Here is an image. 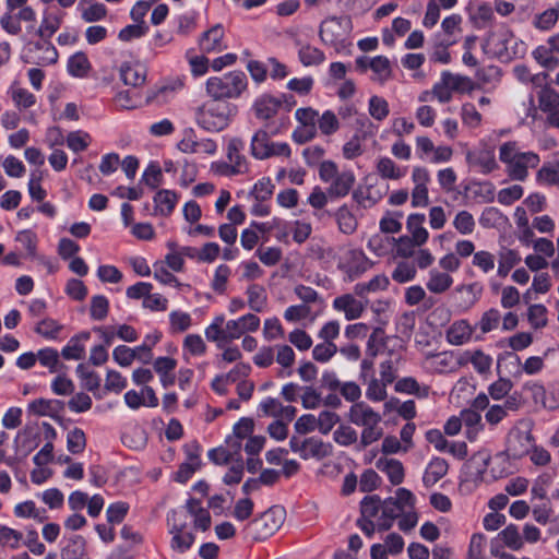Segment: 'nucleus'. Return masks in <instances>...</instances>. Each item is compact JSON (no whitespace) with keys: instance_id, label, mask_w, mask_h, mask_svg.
I'll list each match as a JSON object with an SVG mask.
<instances>
[{"instance_id":"nucleus-1","label":"nucleus","mask_w":559,"mask_h":559,"mask_svg":"<svg viewBox=\"0 0 559 559\" xmlns=\"http://www.w3.org/2000/svg\"><path fill=\"white\" fill-rule=\"evenodd\" d=\"M236 115V106L211 98L200 105L194 112L195 123L207 132L226 129Z\"/></svg>"},{"instance_id":"nucleus-2","label":"nucleus","mask_w":559,"mask_h":559,"mask_svg":"<svg viewBox=\"0 0 559 559\" xmlns=\"http://www.w3.org/2000/svg\"><path fill=\"white\" fill-rule=\"evenodd\" d=\"M499 159L506 165L508 176L516 181H524L528 169L536 168L540 162L534 152H523L516 142H506L499 147Z\"/></svg>"},{"instance_id":"nucleus-3","label":"nucleus","mask_w":559,"mask_h":559,"mask_svg":"<svg viewBox=\"0 0 559 559\" xmlns=\"http://www.w3.org/2000/svg\"><path fill=\"white\" fill-rule=\"evenodd\" d=\"M353 23L349 16H329L319 27V37L324 45L331 46L336 52H344L350 47L349 36Z\"/></svg>"},{"instance_id":"nucleus-4","label":"nucleus","mask_w":559,"mask_h":559,"mask_svg":"<svg viewBox=\"0 0 559 559\" xmlns=\"http://www.w3.org/2000/svg\"><path fill=\"white\" fill-rule=\"evenodd\" d=\"M247 86V76L242 71H230L222 76L207 79L205 91L210 98L223 102L240 97Z\"/></svg>"},{"instance_id":"nucleus-5","label":"nucleus","mask_w":559,"mask_h":559,"mask_svg":"<svg viewBox=\"0 0 559 559\" xmlns=\"http://www.w3.org/2000/svg\"><path fill=\"white\" fill-rule=\"evenodd\" d=\"M319 178L329 183L328 194L331 199L346 197L355 185L356 178L352 170L340 171L333 160H323L319 166Z\"/></svg>"},{"instance_id":"nucleus-6","label":"nucleus","mask_w":559,"mask_h":559,"mask_svg":"<svg viewBox=\"0 0 559 559\" xmlns=\"http://www.w3.org/2000/svg\"><path fill=\"white\" fill-rule=\"evenodd\" d=\"M519 43L506 26L491 31L483 43V50L491 58L509 61L518 55Z\"/></svg>"},{"instance_id":"nucleus-7","label":"nucleus","mask_w":559,"mask_h":559,"mask_svg":"<svg viewBox=\"0 0 559 559\" xmlns=\"http://www.w3.org/2000/svg\"><path fill=\"white\" fill-rule=\"evenodd\" d=\"M251 155L257 159H267L271 157L289 158L292 148L286 142L271 141L269 133L264 130H258L250 144Z\"/></svg>"},{"instance_id":"nucleus-8","label":"nucleus","mask_w":559,"mask_h":559,"mask_svg":"<svg viewBox=\"0 0 559 559\" xmlns=\"http://www.w3.org/2000/svg\"><path fill=\"white\" fill-rule=\"evenodd\" d=\"M285 511L280 507H272L259 518L249 523L248 530L255 539H265L273 535L284 523Z\"/></svg>"},{"instance_id":"nucleus-9","label":"nucleus","mask_w":559,"mask_h":559,"mask_svg":"<svg viewBox=\"0 0 559 559\" xmlns=\"http://www.w3.org/2000/svg\"><path fill=\"white\" fill-rule=\"evenodd\" d=\"M533 447L534 438L531 432V424L528 421H520L509 435L508 451L512 456L521 457L530 453Z\"/></svg>"},{"instance_id":"nucleus-10","label":"nucleus","mask_w":559,"mask_h":559,"mask_svg":"<svg viewBox=\"0 0 559 559\" xmlns=\"http://www.w3.org/2000/svg\"><path fill=\"white\" fill-rule=\"evenodd\" d=\"M178 513L173 511L167 516L169 524V534L171 535L170 548L179 554L186 552L191 548L194 543V535L191 532H187V523L177 519Z\"/></svg>"},{"instance_id":"nucleus-11","label":"nucleus","mask_w":559,"mask_h":559,"mask_svg":"<svg viewBox=\"0 0 559 559\" xmlns=\"http://www.w3.org/2000/svg\"><path fill=\"white\" fill-rule=\"evenodd\" d=\"M260 326V319L253 313H247L236 320H229L225 324V336L229 342L240 338L247 332H254Z\"/></svg>"},{"instance_id":"nucleus-12","label":"nucleus","mask_w":559,"mask_h":559,"mask_svg":"<svg viewBox=\"0 0 559 559\" xmlns=\"http://www.w3.org/2000/svg\"><path fill=\"white\" fill-rule=\"evenodd\" d=\"M347 418L352 424L360 427L374 425L382 420L381 415L365 402L354 403L348 409Z\"/></svg>"},{"instance_id":"nucleus-13","label":"nucleus","mask_w":559,"mask_h":559,"mask_svg":"<svg viewBox=\"0 0 559 559\" xmlns=\"http://www.w3.org/2000/svg\"><path fill=\"white\" fill-rule=\"evenodd\" d=\"M467 163L478 168L483 174H489L498 168L493 151L489 147H480L466 153Z\"/></svg>"},{"instance_id":"nucleus-14","label":"nucleus","mask_w":559,"mask_h":559,"mask_svg":"<svg viewBox=\"0 0 559 559\" xmlns=\"http://www.w3.org/2000/svg\"><path fill=\"white\" fill-rule=\"evenodd\" d=\"M243 147V142L238 138H233L229 140L227 145V159L230 165L225 166V171L223 174L226 175H235L242 174L247 171V162L245 156L240 154V151Z\"/></svg>"},{"instance_id":"nucleus-15","label":"nucleus","mask_w":559,"mask_h":559,"mask_svg":"<svg viewBox=\"0 0 559 559\" xmlns=\"http://www.w3.org/2000/svg\"><path fill=\"white\" fill-rule=\"evenodd\" d=\"M224 28L221 24H216L202 34L199 39V47L203 53L221 52L226 48L223 41Z\"/></svg>"},{"instance_id":"nucleus-16","label":"nucleus","mask_w":559,"mask_h":559,"mask_svg":"<svg viewBox=\"0 0 559 559\" xmlns=\"http://www.w3.org/2000/svg\"><path fill=\"white\" fill-rule=\"evenodd\" d=\"M333 308L336 311L343 312L345 318L352 321L361 317L366 305L353 295L344 294L333 300Z\"/></svg>"},{"instance_id":"nucleus-17","label":"nucleus","mask_w":559,"mask_h":559,"mask_svg":"<svg viewBox=\"0 0 559 559\" xmlns=\"http://www.w3.org/2000/svg\"><path fill=\"white\" fill-rule=\"evenodd\" d=\"M370 267V262L360 250H349L344 264L348 281H354Z\"/></svg>"},{"instance_id":"nucleus-18","label":"nucleus","mask_w":559,"mask_h":559,"mask_svg":"<svg viewBox=\"0 0 559 559\" xmlns=\"http://www.w3.org/2000/svg\"><path fill=\"white\" fill-rule=\"evenodd\" d=\"M63 14L57 11H45L41 16L40 25L36 29V35L41 40H50L52 35L60 28Z\"/></svg>"},{"instance_id":"nucleus-19","label":"nucleus","mask_w":559,"mask_h":559,"mask_svg":"<svg viewBox=\"0 0 559 559\" xmlns=\"http://www.w3.org/2000/svg\"><path fill=\"white\" fill-rule=\"evenodd\" d=\"M425 366L427 369L433 372L443 373L453 371L456 367V364L452 353L442 352L438 354L426 355Z\"/></svg>"},{"instance_id":"nucleus-20","label":"nucleus","mask_w":559,"mask_h":559,"mask_svg":"<svg viewBox=\"0 0 559 559\" xmlns=\"http://www.w3.org/2000/svg\"><path fill=\"white\" fill-rule=\"evenodd\" d=\"M332 454V445L322 440L311 437L302 440L304 460L317 459L321 460Z\"/></svg>"},{"instance_id":"nucleus-21","label":"nucleus","mask_w":559,"mask_h":559,"mask_svg":"<svg viewBox=\"0 0 559 559\" xmlns=\"http://www.w3.org/2000/svg\"><path fill=\"white\" fill-rule=\"evenodd\" d=\"M426 217L420 213H413L408 215L406 219V230L408 231V237L414 240V242H419L425 245L428 241L429 233L427 228L424 226Z\"/></svg>"},{"instance_id":"nucleus-22","label":"nucleus","mask_w":559,"mask_h":559,"mask_svg":"<svg viewBox=\"0 0 559 559\" xmlns=\"http://www.w3.org/2000/svg\"><path fill=\"white\" fill-rule=\"evenodd\" d=\"M440 76L444 81L445 86H448L452 93H471L475 88V83L466 75L452 73L445 70L441 72Z\"/></svg>"},{"instance_id":"nucleus-23","label":"nucleus","mask_w":559,"mask_h":559,"mask_svg":"<svg viewBox=\"0 0 559 559\" xmlns=\"http://www.w3.org/2000/svg\"><path fill=\"white\" fill-rule=\"evenodd\" d=\"M449 469L448 462L441 457H433L427 465L423 483L426 487L436 485L441 478H443Z\"/></svg>"},{"instance_id":"nucleus-24","label":"nucleus","mask_w":559,"mask_h":559,"mask_svg":"<svg viewBox=\"0 0 559 559\" xmlns=\"http://www.w3.org/2000/svg\"><path fill=\"white\" fill-rule=\"evenodd\" d=\"M120 78L126 85L133 87L142 85L146 80V69L140 63H123Z\"/></svg>"},{"instance_id":"nucleus-25","label":"nucleus","mask_w":559,"mask_h":559,"mask_svg":"<svg viewBox=\"0 0 559 559\" xmlns=\"http://www.w3.org/2000/svg\"><path fill=\"white\" fill-rule=\"evenodd\" d=\"M372 71L371 80L379 84H384L392 79L393 69L391 61L385 56L372 57V62L369 63Z\"/></svg>"},{"instance_id":"nucleus-26","label":"nucleus","mask_w":559,"mask_h":559,"mask_svg":"<svg viewBox=\"0 0 559 559\" xmlns=\"http://www.w3.org/2000/svg\"><path fill=\"white\" fill-rule=\"evenodd\" d=\"M201 467V459L198 447L194 451H187V460L180 464L175 475V480L185 484Z\"/></svg>"},{"instance_id":"nucleus-27","label":"nucleus","mask_w":559,"mask_h":559,"mask_svg":"<svg viewBox=\"0 0 559 559\" xmlns=\"http://www.w3.org/2000/svg\"><path fill=\"white\" fill-rule=\"evenodd\" d=\"M473 328L466 320L452 323L447 331V341L452 345H463L472 338Z\"/></svg>"},{"instance_id":"nucleus-28","label":"nucleus","mask_w":559,"mask_h":559,"mask_svg":"<svg viewBox=\"0 0 559 559\" xmlns=\"http://www.w3.org/2000/svg\"><path fill=\"white\" fill-rule=\"evenodd\" d=\"M378 175L383 179L400 180L406 175V167H400L388 156L380 157L376 164Z\"/></svg>"},{"instance_id":"nucleus-29","label":"nucleus","mask_w":559,"mask_h":559,"mask_svg":"<svg viewBox=\"0 0 559 559\" xmlns=\"http://www.w3.org/2000/svg\"><path fill=\"white\" fill-rule=\"evenodd\" d=\"M520 261L521 257L516 250L502 248L497 257V275L501 278L507 277Z\"/></svg>"},{"instance_id":"nucleus-30","label":"nucleus","mask_w":559,"mask_h":559,"mask_svg":"<svg viewBox=\"0 0 559 559\" xmlns=\"http://www.w3.org/2000/svg\"><path fill=\"white\" fill-rule=\"evenodd\" d=\"M452 284L453 277L449 273L432 269L428 274L426 286L430 293L443 294L450 289Z\"/></svg>"},{"instance_id":"nucleus-31","label":"nucleus","mask_w":559,"mask_h":559,"mask_svg":"<svg viewBox=\"0 0 559 559\" xmlns=\"http://www.w3.org/2000/svg\"><path fill=\"white\" fill-rule=\"evenodd\" d=\"M177 361L170 357H158L154 361V370L158 373L160 383L164 388H168L175 383L174 370Z\"/></svg>"},{"instance_id":"nucleus-32","label":"nucleus","mask_w":559,"mask_h":559,"mask_svg":"<svg viewBox=\"0 0 559 559\" xmlns=\"http://www.w3.org/2000/svg\"><path fill=\"white\" fill-rule=\"evenodd\" d=\"M281 107V100L270 95L259 97L253 106L255 117L267 120L274 117Z\"/></svg>"},{"instance_id":"nucleus-33","label":"nucleus","mask_w":559,"mask_h":559,"mask_svg":"<svg viewBox=\"0 0 559 559\" xmlns=\"http://www.w3.org/2000/svg\"><path fill=\"white\" fill-rule=\"evenodd\" d=\"M376 466L379 471L386 474L393 485H399L403 481L404 468L400 461L395 459L381 457L377 461Z\"/></svg>"},{"instance_id":"nucleus-34","label":"nucleus","mask_w":559,"mask_h":559,"mask_svg":"<svg viewBox=\"0 0 559 559\" xmlns=\"http://www.w3.org/2000/svg\"><path fill=\"white\" fill-rule=\"evenodd\" d=\"M249 308L254 312H263L267 307V294L262 285L251 284L246 290Z\"/></svg>"},{"instance_id":"nucleus-35","label":"nucleus","mask_w":559,"mask_h":559,"mask_svg":"<svg viewBox=\"0 0 559 559\" xmlns=\"http://www.w3.org/2000/svg\"><path fill=\"white\" fill-rule=\"evenodd\" d=\"M400 515V508L393 501V498H389L381 503L380 514L377 521V527L380 531L389 530L395 518Z\"/></svg>"},{"instance_id":"nucleus-36","label":"nucleus","mask_w":559,"mask_h":559,"mask_svg":"<svg viewBox=\"0 0 559 559\" xmlns=\"http://www.w3.org/2000/svg\"><path fill=\"white\" fill-rule=\"evenodd\" d=\"M253 428H254V423L251 418H248V417L240 418L238 420V423H236L234 426V429H233L234 436L229 437L227 439V442L237 452L241 447L240 441L242 439L248 438L252 433Z\"/></svg>"},{"instance_id":"nucleus-37","label":"nucleus","mask_w":559,"mask_h":559,"mask_svg":"<svg viewBox=\"0 0 559 559\" xmlns=\"http://www.w3.org/2000/svg\"><path fill=\"white\" fill-rule=\"evenodd\" d=\"M456 40V38H440L438 35H436L430 60L441 64L450 63L451 55L448 48L454 45Z\"/></svg>"},{"instance_id":"nucleus-38","label":"nucleus","mask_w":559,"mask_h":559,"mask_svg":"<svg viewBox=\"0 0 559 559\" xmlns=\"http://www.w3.org/2000/svg\"><path fill=\"white\" fill-rule=\"evenodd\" d=\"M523 390L528 392L536 404H540L544 408L554 411L559 407L558 401L548 403L546 389L544 385L536 381H528L523 385Z\"/></svg>"},{"instance_id":"nucleus-39","label":"nucleus","mask_w":559,"mask_h":559,"mask_svg":"<svg viewBox=\"0 0 559 559\" xmlns=\"http://www.w3.org/2000/svg\"><path fill=\"white\" fill-rule=\"evenodd\" d=\"M178 201L177 194L171 190H159L154 197L155 211L163 216L169 215Z\"/></svg>"},{"instance_id":"nucleus-40","label":"nucleus","mask_w":559,"mask_h":559,"mask_svg":"<svg viewBox=\"0 0 559 559\" xmlns=\"http://www.w3.org/2000/svg\"><path fill=\"white\" fill-rule=\"evenodd\" d=\"M395 238L381 233L372 235L368 239L367 247L377 257H383L388 254L394 247Z\"/></svg>"},{"instance_id":"nucleus-41","label":"nucleus","mask_w":559,"mask_h":559,"mask_svg":"<svg viewBox=\"0 0 559 559\" xmlns=\"http://www.w3.org/2000/svg\"><path fill=\"white\" fill-rule=\"evenodd\" d=\"M453 228L462 236L472 235L476 228V221L466 210L457 211L452 221Z\"/></svg>"},{"instance_id":"nucleus-42","label":"nucleus","mask_w":559,"mask_h":559,"mask_svg":"<svg viewBox=\"0 0 559 559\" xmlns=\"http://www.w3.org/2000/svg\"><path fill=\"white\" fill-rule=\"evenodd\" d=\"M496 263L497 257L488 250L476 251L472 259V265L485 275L495 271Z\"/></svg>"},{"instance_id":"nucleus-43","label":"nucleus","mask_w":559,"mask_h":559,"mask_svg":"<svg viewBox=\"0 0 559 559\" xmlns=\"http://www.w3.org/2000/svg\"><path fill=\"white\" fill-rule=\"evenodd\" d=\"M417 275L416 264L414 262L402 260L391 273V277L399 284H405L413 281Z\"/></svg>"},{"instance_id":"nucleus-44","label":"nucleus","mask_w":559,"mask_h":559,"mask_svg":"<svg viewBox=\"0 0 559 559\" xmlns=\"http://www.w3.org/2000/svg\"><path fill=\"white\" fill-rule=\"evenodd\" d=\"M298 57L305 67L319 66L325 60L324 52L309 44L300 46L298 50Z\"/></svg>"},{"instance_id":"nucleus-45","label":"nucleus","mask_w":559,"mask_h":559,"mask_svg":"<svg viewBox=\"0 0 559 559\" xmlns=\"http://www.w3.org/2000/svg\"><path fill=\"white\" fill-rule=\"evenodd\" d=\"M423 246V243L414 242L412 238L404 235L399 238H395L393 248L395 250L396 257L402 258L403 260H407L409 258H413L417 251V248H420Z\"/></svg>"},{"instance_id":"nucleus-46","label":"nucleus","mask_w":559,"mask_h":559,"mask_svg":"<svg viewBox=\"0 0 559 559\" xmlns=\"http://www.w3.org/2000/svg\"><path fill=\"white\" fill-rule=\"evenodd\" d=\"M91 70V63L83 52H76L68 61V71L76 78H84Z\"/></svg>"},{"instance_id":"nucleus-47","label":"nucleus","mask_w":559,"mask_h":559,"mask_svg":"<svg viewBox=\"0 0 559 559\" xmlns=\"http://www.w3.org/2000/svg\"><path fill=\"white\" fill-rule=\"evenodd\" d=\"M538 106L544 112H548L559 107V93L552 87L546 85L538 92Z\"/></svg>"},{"instance_id":"nucleus-48","label":"nucleus","mask_w":559,"mask_h":559,"mask_svg":"<svg viewBox=\"0 0 559 559\" xmlns=\"http://www.w3.org/2000/svg\"><path fill=\"white\" fill-rule=\"evenodd\" d=\"M14 514L17 518H32L39 522L46 520L45 510H39L36 508L35 502L32 500H27L21 503H17L14 507Z\"/></svg>"},{"instance_id":"nucleus-49","label":"nucleus","mask_w":559,"mask_h":559,"mask_svg":"<svg viewBox=\"0 0 559 559\" xmlns=\"http://www.w3.org/2000/svg\"><path fill=\"white\" fill-rule=\"evenodd\" d=\"M368 112L377 121H383L390 114L389 103L381 96L373 95L368 102Z\"/></svg>"},{"instance_id":"nucleus-50","label":"nucleus","mask_w":559,"mask_h":559,"mask_svg":"<svg viewBox=\"0 0 559 559\" xmlns=\"http://www.w3.org/2000/svg\"><path fill=\"white\" fill-rule=\"evenodd\" d=\"M91 135L82 130L72 131L67 135V146L74 153L86 150L91 143Z\"/></svg>"},{"instance_id":"nucleus-51","label":"nucleus","mask_w":559,"mask_h":559,"mask_svg":"<svg viewBox=\"0 0 559 559\" xmlns=\"http://www.w3.org/2000/svg\"><path fill=\"white\" fill-rule=\"evenodd\" d=\"M85 540L81 536H75L62 549V559H85Z\"/></svg>"},{"instance_id":"nucleus-52","label":"nucleus","mask_w":559,"mask_h":559,"mask_svg":"<svg viewBox=\"0 0 559 559\" xmlns=\"http://www.w3.org/2000/svg\"><path fill=\"white\" fill-rule=\"evenodd\" d=\"M389 384L384 383L380 379L371 377L367 382L366 389V397L371 402H381L386 399L388 392L386 386Z\"/></svg>"},{"instance_id":"nucleus-53","label":"nucleus","mask_w":559,"mask_h":559,"mask_svg":"<svg viewBox=\"0 0 559 559\" xmlns=\"http://www.w3.org/2000/svg\"><path fill=\"white\" fill-rule=\"evenodd\" d=\"M468 355L467 361H469L474 369L480 373H487L490 371L492 365L491 356L485 354L483 350L477 349L471 353H466Z\"/></svg>"},{"instance_id":"nucleus-54","label":"nucleus","mask_w":559,"mask_h":559,"mask_svg":"<svg viewBox=\"0 0 559 559\" xmlns=\"http://www.w3.org/2000/svg\"><path fill=\"white\" fill-rule=\"evenodd\" d=\"M338 227L344 234H353L357 228V221L347 206H341L336 212Z\"/></svg>"},{"instance_id":"nucleus-55","label":"nucleus","mask_w":559,"mask_h":559,"mask_svg":"<svg viewBox=\"0 0 559 559\" xmlns=\"http://www.w3.org/2000/svg\"><path fill=\"white\" fill-rule=\"evenodd\" d=\"M395 390L397 392L416 394L419 397H426L428 395V388H421L419 383L412 377L400 379L395 383Z\"/></svg>"},{"instance_id":"nucleus-56","label":"nucleus","mask_w":559,"mask_h":559,"mask_svg":"<svg viewBox=\"0 0 559 559\" xmlns=\"http://www.w3.org/2000/svg\"><path fill=\"white\" fill-rule=\"evenodd\" d=\"M309 318L311 321L314 320V317L311 316V307L308 305H293L286 308L284 311V319L292 323L299 322Z\"/></svg>"},{"instance_id":"nucleus-57","label":"nucleus","mask_w":559,"mask_h":559,"mask_svg":"<svg viewBox=\"0 0 559 559\" xmlns=\"http://www.w3.org/2000/svg\"><path fill=\"white\" fill-rule=\"evenodd\" d=\"M499 537L503 544L512 550H520L524 545L519 530L514 525H508L499 533Z\"/></svg>"},{"instance_id":"nucleus-58","label":"nucleus","mask_w":559,"mask_h":559,"mask_svg":"<svg viewBox=\"0 0 559 559\" xmlns=\"http://www.w3.org/2000/svg\"><path fill=\"white\" fill-rule=\"evenodd\" d=\"M86 447L85 433L80 428L70 430L67 435V449L72 454H79L84 451Z\"/></svg>"},{"instance_id":"nucleus-59","label":"nucleus","mask_w":559,"mask_h":559,"mask_svg":"<svg viewBox=\"0 0 559 559\" xmlns=\"http://www.w3.org/2000/svg\"><path fill=\"white\" fill-rule=\"evenodd\" d=\"M533 58L545 69L554 70L558 64V59L554 52L546 46H538L533 52Z\"/></svg>"},{"instance_id":"nucleus-60","label":"nucleus","mask_w":559,"mask_h":559,"mask_svg":"<svg viewBox=\"0 0 559 559\" xmlns=\"http://www.w3.org/2000/svg\"><path fill=\"white\" fill-rule=\"evenodd\" d=\"M198 142L195 131L192 128H187L183 130L182 139L178 142L177 147L186 154H198Z\"/></svg>"},{"instance_id":"nucleus-61","label":"nucleus","mask_w":559,"mask_h":559,"mask_svg":"<svg viewBox=\"0 0 559 559\" xmlns=\"http://www.w3.org/2000/svg\"><path fill=\"white\" fill-rule=\"evenodd\" d=\"M486 537L483 534H474L471 537L467 559H488L486 557Z\"/></svg>"},{"instance_id":"nucleus-62","label":"nucleus","mask_w":559,"mask_h":559,"mask_svg":"<svg viewBox=\"0 0 559 559\" xmlns=\"http://www.w3.org/2000/svg\"><path fill=\"white\" fill-rule=\"evenodd\" d=\"M109 301L103 295L93 296L91 299V309L90 313L92 319L102 321L108 314Z\"/></svg>"},{"instance_id":"nucleus-63","label":"nucleus","mask_w":559,"mask_h":559,"mask_svg":"<svg viewBox=\"0 0 559 559\" xmlns=\"http://www.w3.org/2000/svg\"><path fill=\"white\" fill-rule=\"evenodd\" d=\"M317 123L319 130L325 135L333 134L340 127L337 117L331 110L324 111L321 117L318 116Z\"/></svg>"},{"instance_id":"nucleus-64","label":"nucleus","mask_w":559,"mask_h":559,"mask_svg":"<svg viewBox=\"0 0 559 559\" xmlns=\"http://www.w3.org/2000/svg\"><path fill=\"white\" fill-rule=\"evenodd\" d=\"M357 432L354 428L347 425H341L333 432L334 441L343 447H349L357 441Z\"/></svg>"}]
</instances>
